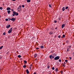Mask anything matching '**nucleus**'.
<instances>
[{"label":"nucleus","instance_id":"nucleus-34","mask_svg":"<svg viewBox=\"0 0 74 74\" xmlns=\"http://www.w3.org/2000/svg\"><path fill=\"white\" fill-rule=\"evenodd\" d=\"M69 51V48H67V51Z\"/></svg>","mask_w":74,"mask_h":74},{"label":"nucleus","instance_id":"nucleus-12","mask_svg":"<svg viewBox=\"0 0 74 74\" xmlns=\"http://www.w3.org/2000/svg\"><path fill=\"white\" fill-rule=\"evenodd\" d=\"M11 10V8L10 7L7 8V11H8V10Z\"/></svg>","mask_w":74,"mask_h":74},{"label":"nucleus","instance_id":"nucleus-28","mask_svg":"<svg viewBox=\"0 0 74 74\" xmlns=\"http://www.w3.org/2000/svg\"><path fill=\"white\" fill-rule=\"evenodd\" d=\"M65 62H68V60H65Z\"/></svg>","mask_w":74,"mask_h":74},{"label":"nucleus","instance_id":"nucleus-18","mask_svg":"<svg viewBox=\"0 0 74 74\" xmlns=\"http://www.w3.org/2000/svg\"><path fill=\"white\" fill-rule=\"evenodd\" d=\"M4 46H1L0 47V49H1L3 48Z\"/></svg>","mask_w":74,"mask_h":74},{"label":"nucleus","instance_id":"nucleus-9","mask_svg":"<svg viewBox=\"0 0 74 74\" xmlns=\"http://www.w3.org/2000/svg\"><path fill=\"white\" fill-rule=\"evenodd\" d=\"M65 26V24H63L62 25V28H64V27Z\"/></svg>","mask_w":74,"mask_h":74},{"label":"nucleus","instance_id":"nucleus-50","mask_svg":"<svg viewBox=\"0 0 74 74\" xmlns=\"http://www.w3.org/2000/svg\"><path fill=\"white\" fill-rule=\"evenodd\" d=\"M19 8H18V9H17V10H18V9H19Z\"/></svg>","mask_w":74,"mask_h":74},{"label":"nucleus","instance_id":"nucleus-6","mask_svg":"<svg viewBox=\"0 0 74 74\" xmlns=\"http://www.w3.org/2000/svg\"><path fill=\"white\" fill-rule=\"evenodd\" d=\"M10 26H11L10 25H7L6 27L7 28V29H8V28H9Z\"/></svg>","mask_w":74,"mask_h":74},{"label":"nucleus","instance_id":"nucleus-24","mask_svg":"<svg viewBox=\"0 0 74 74\" xmlns=\"http://www.w3.org/2000/svg\"><path fill=\"white\" fill-rule=\"evenodd\" d=\"M69 8V7L68 6H66L65 7L66 10H67V9H68Z\"/></svg>","mask_w":74,"mask_h":74},{"label":"nucleus","instance_id":"nucleus-56","mask_svg":"<svg viewBox=\"0 0 74 74\" xmlns=\"http://www.w3.org/2000/svg\"><path fill=\"white\" fill-rule=\"evenodd\" d=\"M1 20V19H0V20Z\"/></svg>","mask_w":74,"mask_h":74},{"label":"nucleus","instance_id":"nucleus-32","mask_svg":"<svg viewBox=\"0 0 74 74\" xmlns=\"http://www.w3.org/2000/svg\"><path fill=\"white\" fill-rule=\"evenodd\" d=\"M59 61L60 62H62V61L61 60V59L59 60Z\"/></svg>","mask_w":74,"mask_h":74},{"label":"nucleus","instance_id":"nucleus-15","mask_svg":"<svg viewBox=\"0 0 74 74\" xmlns=\"http://www.w3.org/2000/svg\"><path fill=\"white\" fill-rule=\"evenodd\" d=\"M24 64H26V63H27V61H26L24 60Z\"/></svg>","mask_w":74,"mask_h":74},{"label":"nucleus","instance_id":"nucleus-31","mask_svg":"<svg viewBox=\"0 0 74 74\" xmlns=\"http://www.w3.org/2000/svg\"><path fill=\"white\" fill-rule=\"evenodd\" d=\"M5 33H6L5 32H4L3 33V35H5Z\"/></svg>","mask_w":74,"mask_h":74},{"label":"nucleus","instance_id":"nucleus-44","mask_svg":"<svg viewBox=\"0 0 74 74\" xmlns=\"http://www.w3.org/2000/svg\"><path fill=\"white\" fill-rule=\"evenodd\" d=\"M2 57L0 56V59H2Z\"/></svg>","mask_w":74,"mask_h":74},{"label":"nucleus","instance_id":"nucleus-49","mask_svg":"<svg viewBox=\"0 0 74 74\" xmlns=\"http://www.w3.org/2000/svg\"><path fill=\"white\" fill-rule=\"evenodd\" d=\"M67 10L68 11H69V9H68Z\"/></svg>","mask_w":74,"mask_h":74},{"label":"nucleus","instance_id":"nucleus-29","mask_svg":"<svg viewBox=\"0 0 74 74\" xmlns=\"http://www.w3.org/2000/svg\"><path fill=\"white\" fill-rule=\"evenodd\" d=\"M52 69L53 70H55V68H54V67H53L52 68Z\"/></svg>","mask_w":74,"mask_h":74},{"label":"nucleus","instance_id":"nucleus-47","mask_svg":"<svg viewBox=\"0 0 74 74\" xmlns=\"http://www.w3.org/2000/svg\"><path fill=\"white\" fill-rule=\"evenodd\" d=\"M12 0V1H15V0Z\"/></svg>","mask_w":74,"mask_h":74},{"label":"nucleus","instance_id":"nucleus-41","mask_svg":"<svg viewBox=\"0 0 74 74\" xmlns=\"http://www.w3.org/2000/svg\"><path fill=\"white\" fill-rule=\"evenodd\" d=\"M58 19H59V20L60 21V20H61V19L60 18H58Z\"/></svg>","mask_w":74,"mask_h":74},{"label":"nucleus","instance_id":"nucleus-13","mask_svg":"<svg viewBox=\"0 0 74 74\" xmlns=\"http://www.w3.org/2000/svg\"><path fill=\"white\" fill-rule=\"evenodd\" d=\"M64 10H65V8H64V7H63L62 8V10L63 11H64Z\"/></svg>","mask_w":74,"mask_h":74},{"label":"nucleus","instance_id":"nucleus-1","mask_svg":"<svg viewBox=\"0 0 74 74\" xmlns=\"http://www.w3.org/2000/svg\"><path fill=\"white\" fill-rule=\"evenodd\" d=\"M13 12V14L12 15L13 16H15V15L16 16L18 15V13L16 12H15V11H14Z\"/></svg>","mask_w":74,"mask_h":74},{"label":"nucleus","instance_id":"nucleus-46","mask_svg":"<svg viewBox=\"0 0 74 74\" xmlns=\"http://www.w3.org/2000/svg\"><path fill=\"white\" fill-rule=\"evenodd\" d=\"M65 43H63V45H65Z\"/></svg>","mask_w":74,"mask_h":74},{"label":"nucleus","instance_id":"nucleus-40","mask_svg":"<svg viewBox=\"0 0 74 74\" xmlns=\"http://www.w3.org/2000/svg\"><path fill=\"white\" fill-rule=\"evenodd\" d=\"M63 72H62V71H61V74H63Z\"/></svg>","mask_w":74,"mask_h":74},{"label":"nucleus","instance_id":"nucleus-4","mask_svg":"<svg viewBox=\"0 0 74 74\" xmlns=\"http://www.w3.org/2000/svg\"><path fill=\"white\" fill-rule=\"evenodd\" d=\"M49 58H50V59L51 60L52 59H53L54 57L53 56H52V55H51L49 56Z\"/></svg>","mask_w":74,"mask_h":74},{"label":"nucleus","instance_id":"nucleus-26","mask_svg":"<svg viewBox=\"0 0 74 74\" xmlns=\"http://www.w3.org/2000/svg\"><path fill=\"white\" fill-rule=\"evenodd\" d=\"M0 10H3V8L2 7H0Z\"/></svg>","mask_w":74,"mask_h":74},{"label":"nucleus","instance_id":"nucleus-20","mask_svg":"<svg viewBox=\"0 0 74 74\" xmlns=\"http://www.w3.org/2000/svg\"><path fill=\"white\" fill-rule=\"evenodd\" d=\"M23 68H26V66L25 64H24L23 66Z\"/></svg>","mask_w":74,"mask_h":74},{"label":"nucleus","instance_id":"nucleus-19","mask_svg":"<svg viewBox=\"0 0 74 74\" xmlns=\"http://www.w3.org/2000/svg\"><path fill=\"white\" fill-rule=\"evenodd\" d=\"M8 14H10V12H11V11L10 10L8 11Z\"/></svg>","mask_w":74,"mask_h":74},{"label":"nucleus","instance_id":"nucleus-52","mask_svg":"<svg viewBox=\"0 0 74 74\" xmlns=\"http://www.w3.org/2000/svg\"><path fill=\"white\" fill-rule=\"evenodd\" d=\"M69 48H71V46H69Z\"/></svg>","mask_w":74,"mask_h":74},{"label":"nucleus","instance_id":"nucleus-10","mask_svg":"<svg viewBox=\"0 0 74 74\" xmlns=\"http://www.w3.org/2000/svg\"><path fill=\"white\" fill-rule=\"evenodd\" d=\"M26 72L27 73V74H29V71L28 69H26Z\"/></svg>","mask_w":74,"mask_h":74},{"label":"nucleus","instance_id":"nucleus-30","mask_svg":"<svg viewBox=\"0 0 74 74\" xmlns=\"http://www.w3.org/2000/svg\"><path fill=\"white\" fill-rule=\"evenodd\" d=\"M5 21H8V18H6L5 20Z\"/></svg>","mask_w":74,"mask_h":74},{"label":"nucleus","instance_id":"nucleus-5","mask_svg":"<svg viewBox=\"0 0 74 74\" xmlns=\"http://www.w3.org/2000/svg\"><path fill=\"white\" fill-rule=\"evenodd\" d=\"M16 19V18H13L11 19H10V20H11V21H13V22H14L15 21V20Z\"/></svg>","mask_w":74,"mask_h":74},{"label":"nucleus","instance_id":"nucleus-48","mask_svg":"<svg viewBox=\"0 0 74 74\" xmlns=\"http://www.w3.org/2000/svg\"><path fill=\"white\" fill-rule=\"evenodd\" d=\"M21 8H19V10H21Z\"/></svg>","mask_w":74,"mask_h":74},{"label":"nucleus","instance_id":"nucleus-27","mask_svg":"<svg viewBox=\"0 0 74 74\" xmlns=\"http://www.w3.org/2000/svg\"><path fill=\"white\" fill-rule=\"evenodd\" d=\"M49 67H50L49 65H48L47 66V69H49Z\"/></svg>","mask_w":74,"mask_h":74},{"label":"nucleus","instance_id":"nucleus-25","mask_svg":"<svg viewBox=\"0 0 74 74\" xmlns=\"http://www.w3.org/2000/svg\"><path fill=\"white\" fill-rule=\"evenodd\" d=\"M61 37V35H59L58 36V37L59 38H60V37Z\"/></svg>","mask_w":74,"mask_h":74},{"label":"nucleus","instance_id":"nucleus-21","mask_svg":"<svg viewBox=\"0 0 74 74\" xmlns=\"http://www.w3.org/2000/svg\"><path fill=\"white\" fill-rule=\"evenodd\" d=\"M30 67L29 68V69H31V68H32V64H30Z\"/></svg>","mask_w":74,"mask_h":74},{"label":"nucleus","instance_id":"nucleus-43","mask_svg":"<svg viewBox=\"0 0 74 74\" xmlns=\"http://www.w3.org/2000/svg\"><path fill=\"white\" fill-rule=\"evenodd\" d=\"M65 65L62 64V65L63 66H64V67H65V65Z\"/></svg>","mask_w":74,"mask_h":74},{"label":"nucleus","instance_id":"nucleus-11","mask_svg":"<svg viewBox=\"0 0 74 74\" xmlns=\"http://www.w3.org/2000/svg\"><path fill=\"white\" fill-rule=\"evenodd\" d=\"M40 48L42 49L44 48V46L42 45L40 47Z\"/></svg>","mask_w":74,"mask_h":74},{"label":"nucleus","instance_id":"nucleus-8","mask_svg":"<svg viewBox=\"0 0 74 74\" xmlns=\"http://www.w3.org/2000/svg\"><path fill=\"white\" fill-rule=\"evenodd\" d=\"M37 53L35 54L34 55V58H36V57H37Z\"/></svg>","mask_w":74,"mask_h":74},{"label":"nucleus","instance_id":"nucleus-3","mask_svg":"<svg viewBox=\"0 0 74 74\" xmlns=\"http://www.w3.org/2000/svg\"><path fill=\"white\" fill-rule=\"evenodd\" d=\"M60 58V57L59 56H57L55 57L54 58V60H59V58Z\"/></svg>","mask_w":74,"mask_h":74},{"label":"nucleus","instance_id":"nucleus-17","mask_svg":"<svg viewBox=\"0 0 74 74\" xmlns=\"http://www.w3.org/2000/svg\"><path fill=\"white\" fill-rule=\"evenodd\" d=\"M27 3H30V0H27Z\"/></svg>","mask_w":74,"mask_h":74},{"label":"nucleus","instance_id":"nucleus-35","mask_svg":"<svg viewBox=\"0 0 74 74\" xmlns=\"http://www.w3.org/2000/svg\"><path fill=\"white\" fill-rule=\"evenodd\" d=\"M54 23H56V22H57V21H54Z\"/></svg>","mask_w":74,"mask_h":74},{"label":"nucleus","instance_id":"nucleus-38","mask_svg":"<svg viewBox=\"0 0 74 74\" xmlns=\"http://www.w3.org/2000/svg\"><path fill=\"white\" fill-rule=\"evenodd\" d=\"M58 29V27H56V28H55V29H56H56Z\"/></svg>","mask_w":74,"mask_h":74},{"label":"nucleus","instance_id":"nucleus-16","mask_svg":"<svg viewBox=\"0 0 74 74\" xmlns=\"http://www.w3.org/2000/svg\"><path fill=\"white\" fill-rule=\"evenodd\" d=\"M65 36L64 34H63L62 36V38H64L65 37Z\"/></svg>","mask_w":74,"mask_h":74},{"label":"nucleus","instance_id":"nucleus-22","mask_svg":"<svg viewBox=\"0 0 74 74\" xmlns=\"http://www.w3.org/2000/svg\"><path fill=\"white\" fill-rule=\"evenodd\" d=\"M49 5L50 8H51V7H52V5H51V4H49Z\"/></svg>","mask_w":74,"mask_h":74},{"label":"nucleus","instance_id":"nucleus-53","mask_svg":"<svg viewBox=\"0 0 74 74\" xmlns=\"http://www.w3.org/2000/svg\"><path fill=\"white\" fill-rule=\"evenodd\" d=\"M18 11H20L19 10H18Z\"/></svg>","mask_w":74,"mask_h":74},{"label":"nucleus","instance_id":"nucleus-33","mask_svg":"<svg viewBox=\"0 0 74 74\" xmlns=\"http://www.w3.org/2000/svg\"><path fill=\"white\" fill-rule=\"evenodd\" d=\"M22 7L23 8H24V7H25V5H22Z\"/></svg>","mask_w":74,"mask_h":74},{"label":"nucleus","instance_id":"nucleus-36","mask_svg":"<svg viewBox=\"0 0 74 74\" xmlns=\"http://www.w3.org/2000/svg\"><path fill=\"white\" fill-rule=\"evenodd\" d=\"M19 7L20 8H21V7H22V6H21V5H20L19 6Z\"/></svg>","mask_w":74,"mask_h":74},{"label":"nucleus","instance_id":"nucleus-23","mask_svg":"<svg viewBox=\"0 0 74 74\" xmlns=\"http://www.w3.org/2000/svg\"><path fill=\"white\" fill-rule=\"evenodd\" d=\"M18 57L19 58H21V56L19 55L18 56Z\"/></svg>","mask_w":74,"mask_h":74},{"label":"nucleus","instance_id":"nucleus-37","mask_svg":"<svg viewBox=\"0 0 74 74\" xmlns=\"http://www.w3.org/2000/svg\"><path fill=\"white\" fill-rule=\"evenodd\" d=\"M69 58L70 59V60H71V57H69Z\"/></svg>","mask_w":74,"mask_h":74},{"label":"nucleus","instance_id":"nucleus-39","mask_svg":"<svg viewBox=\"0 0 74 74\" xmlns=\"http://www.w3.org/2000/svg\"><path fill=\"white\" fill-rule=\"evenodd\" d=\"M39 49V48H38V47H36V49Z\"/></svg>","mask_w":74,"mask_h":74},{"label":"nucleus","instance_id":"nucleus-55","mask_svg":"<svg viewBox=\"0 0 74 74\" xmlns=\"http://www.w3.org/2000/svg\"><path fill=\"white\" fill-rule=\"evenodd\" d=\"M9 21H10V19H9Z\"/></svg>","mask_w":74,"mask_h":74},{"label":"nucleus","instance_id":"nucleus-7","mask_svg":"<svg viewBox=\"0 0 74 74\" xmlns=\"http://www.w3.org/2000/svg\"><path fill=\"white\" fill-rule=\"evenodd\" d=\"M53 32L51 31L49 32V34H50V35H51L52 34H53Z\"/></svg>","mask_w":74,"mask_h":74},{"label":"nucleus","instance_id":"nucleus-2","mask_svg":"<svg viewBox=\"0 0 74 74\" xmlns=\"http://www.w3.org/2000/svg\"><path fill=\"white\" fill-rule=\"evenodd\" d=\"M12 27L9 30V31H8V33L9 34H10V33L12 32Z\"/></svg>","mask_w":74,"mask_h":74},{"label":"nucleus","instance_id":"nucleus-14","mask_svg":"<svg viewBox=\"0 0 74 74\" xmlns=\"http://www.w3.org/2000/svg\"><path fill=\"white\" fill-rule=\"evenodd\" d=\"M55 71L56 72H57V71H58V68H56V70H55Z\"/></svg>","mask_w":74,"mask_h":74},{"label":"nucleus","instance_id":"nucleus-54","mask_svg":"<svg viewBox=\"0 0 74 74\" xmlns=\"http://www.w3.org/2000/svg\"><path fill=\"white\" fill-rule=\"evenodd\" d=\"M0 18H1V16L0 15Z\"/></svg>","mask_w":74,"mask_h":74},{"label":"nucleus","instance_id":"nucleus-42","mask_svg":"<svg viewBox=\"0 0 74 74\" xmlns=\"http://www.w3.org/2000/svg\"><path fill=\"white\" fill-rule=\"evenodd\" d=\"M11 11H12H12H14V10L11 9Z\"/></svg>","mask_w":74,"mask_h":74},{"label":"nucleus","instance_id":"nucleus-45","mask_svg":"<svg viewBox=\"0 0 74 74\" xmlns=\"http://www.w3.org/2000/svg\"><path fill=\"white\" fill-rule=\"evenodd\" d=\"M64 65H65L66 64V62H64Z\"/></svg>","mask_w":74,"mask_h":74},{"label":"nucleus","instance_id":"nucleus-51","mask_svg":"<svg viewBox=\"0 0 74 74\" xmlns=\"http://www.w3.org/2000/svg\"><path fill=\"white\" fill-rule=\"evenodd\" d=\"M68 42V40H67L66 42Z\"/></svg>","mask_w":74,"mask_h":74}]
</instances>
